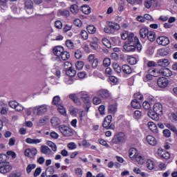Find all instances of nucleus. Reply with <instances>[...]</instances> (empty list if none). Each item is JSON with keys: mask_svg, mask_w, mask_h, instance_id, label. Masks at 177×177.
Here are the masks:
<instances>
[{"mask_svg": "<svg viewBox=\"0 0 177 177\" xmlns=\"http://www.w3.org/2000/svg\"><path fill=\"white\" fill-rule=\"evenodd\" d=\"M127 62L128 63H129V64L133 66L134 64H136V63H138V59H136V58L134 57L129 56L127 58Z\"/></svg>", "mask_w": 177, "mask_h": 177, "instance_id": "38", "label": "nucleus"}, {"mask_svg": "<svg viewBox=\"0 0 177 177\" xmlns=\"http://www.w3.org/2000/svg\"><path fill=\"white\" fill-rule=\"evenodd\" d=\"M53 104H54L55 106H57V107L59 106H60V104L59 103H60V97L59 95H56L53 97Z\"/></svg>", "mask_w": 177, "mask_h": 177, "instance_id": "42", "label": "nucleus"}, {"mask_svg": "<svg viewBox=\"0 0 177 177\" xmlns=\"http://www.w3.org/2000/svg\"><path fill=\"white\" fill-rule=\"evenodd\" d=\"M82 12L84 13V15H89V13H91V7L86 5L82 6Z\"/></svg>", "mask_w": 177, "mask_h": 177, "instance_id": "36", "label": "nucleus"}, {"mask_svg": "<svg viewBox=\"0 0 177 177\" xmlns=\"http://www.w3.org/2000/svg\"><path fill=\"white\" fill-rule=\"evenodd\" d=\"M25 9L28 13V15H32V1L31 0H26L25 1Z\"/></svg>", "mask_w": 177, "mask_h": 177, "instance_id": "16", "label": "nucleus"}, {"mask_svg": "<svg viewBox=\"0 0 177 177\" xmlns=\"http://www.w3.org/2000/svg\"><path fill=\"white\" fill-rule=\"evenodd\" d=\"M87 31L89 34H95L96 32V28L93 26H87Z\"/></svg>", "mask_w": 177, "mask_h": 177, "instance_id": "48", "label": "nucleus"}, {"mask_svg": "<svg viewBox=\"0 0 177 177\" xmlns=\"http://www.w3.org/2000/svg\"><path fill=\"white\" fill-rule=\"evenodd\" d=\"M68 97H69V99H71V100H73L75 103H76V104H81V101H80V99L78 98V97H77V94L75 93H72L70 94L69 95H68Z\"/></svg>", "mask_w": 177, "mask_h": 177, "instance_id": "26", "label": "nucleus"}, {"mask_svg": "<svg viewBox=\"0 0 177 177\" xmlns=\"http://www.w3.org/2000/svg\"><path fill=\"white\" fill-rule=\"evenodd\" d=\"M136 44L133 43H127L126 44L124 45L123 48L124 52L128 53V52H135L136 50Z\"/></svg>", "mask_w": 177, "mask_h": 177, "instance_id": "11", "label": "nucleus"}, {"mask_svg": "<svg viewBox=\"0 0 177 177\" xmlns=\"http://www.w3.org/2000/svg\"><path fill=\"white\" fill-rule=\"evenodd\" d=\"M41 153H42V154H50V153H52V150H50V149L49 147H48V146L46 145H42L41 147Z\"/></svg>", "mask_w": 177, "mask_h": 177, "instance_id": "27", "label": "nucleus"}, {"mask_svg": "<svg viewBox=\"0 0 177 177\" xmlns=\"http://www.w3.org/2000/svg\"><path fill=\"white\" fill-rule=\"evenodd\" d=\"M46 145H47V146H49V147H51L53 151H57V147L56 146L55 143H54L52 141H47Z\"/></svg>", "mask_w": 177, "mask_h": 177, "instance_id": "39", "label": "nucleus"}, {"mask_svg": "<svg viewBox=\"0 0 177 177\" xmlns=\"http://www.w3.org/2000/svg\"><path fill=\"white\" fill-rule=\"evenodd\" d=\"M48 105L45 104L34 106L32 107V114L38 116L44 115L48 113Z\"/></svg>", "mask_w": 177, "mask_h": 177, "instance_id": "3", "label": "nucleus"}, {"mask_svg": "<svg viewBox=\"0 0 177 177\" xmlns=\"http://www.w3.org/2000/svg\"><path fill=\"white\" fill-rule=\"evenodd\" d=\"M122 70L124 74H131L132 68L129 65H123L122 67Z\"/></svg>", "mask_w": 177, "mask_h": 177, "instance_id": "31", "label": "nucleus"}, {"mask_svg": "<svg viewBox=\"0 0 177 177\" xmlns=\"http://www.w3.org/2000/svg\"><path fill=\"white\" fill-rule=\"evenodd\" d=\"M131 106L133 109H140V102L138 100H133L131 101Z\"/></svg>", "mask_w": 177, "mask_h": 177, "instance_id": "41", "label": "nucleus"}, {"mask_svg": "<svg viewBox=\"0 0 177 177\" xmlns=\"http://www.w3.org/2000/svg\"><path fill=\"white\" fill-rule=\"evenodd\" d=\"M169 81L166 77H162L158 79V85L160 88H167Z\"/></svg>", "mask_w": 177, "mask_h": 177, "instance_id": "12", "label": "nucleus"}, {"mask_svg": "<svg viewBox=\"0 0 177 177\" xmlns=\"http://www.w3.org/2000/svg\"><path fill=\"white\" fill-rule=\"evenodd\" d=\"M80 95L82 99L86 102V103H88L89 102V97L88 96V94L85 93H80Z\"/></svg>", "mask_w": 177, "mask_h": 177, "instance_id": "52", "label": "nucleus"}, {"mask_svg": "<svg viewBox=\"0 0 177 177\" xmlns=\"http://www.w3.org/2000/svg\"><path fill=\"white\" fill-rule=\"evenodd\" d=\"M127 41H129L128 44H136L137 49L138 50H142V44L139 41L138 37H135L133 33H130L127 37Z\"/></svg>", "mask_w": 177, "mask_h": 177, "instance_id": "4", "label": "nucleus"}, {"mask_svg": "<svg viewBox=\"0 0 177 177\" xmlns=\"http://www.w3.org/2000/svg\"><path fill=\"white\" fill-rule=\"evenodd\" d=\"M64 52V48L60 46H55L53 48V53L57 57H60Z\"/></svg>", "mask_w": 177, "mask_h": 177, "instance_id": "17", "label": "nucleus"}, {"mask_svg": "<svg viewBox=\"0 0 177 177\" xmlns=\"http://www.w3.org/2000/svg\"><path fill=\"white\" fill-rule=\"evenodd\" d=\"M146 140L150 146H156L157 145V139L151 135H149L146 137Z\"/></svg>", "mask_w": 177, "mask_h": 177, "instance_id": "20", "label": "nucleus"}, {"mask_svg": "<svg viewBox=\"0 0 177 177\" xmlns=\"http://www.w3.org/2000/svg\"><path fill=\"white\" fill-rule=\"evenodd\" d=\"M37 148H28L24 151V156L29 158H34V157L37 156Z\"/></svg>", "mask_w": 177, "mask_h": 177, "instance_id": "10", "label": "nucleus"}, {"mask_svg": "<svg viewBox=\"0 0 177 177\" xmlns=\"http://www.w3.org/2000/svg\"><path fill=\"white\" fill-rule=\"evenodd\" d=\"M156 42L158 45L167 46V45H169V38L167 36H160L156 39Z\"/></svg>", "mask_w": 177, "mask_h": 177, "instance_id": "9", "label": "nucleus"}, {"mask_svg": "<svg viewBox=\"0 0 177 177\" xmlns=\"http://www.w3.org/2000/svg\"><path fill=\"white\" fill-rule=\"evenodd\" d=\"M153 111L151 110L148 111V117L154 121H158L160 118L158 115L162 114V104L160 102L156 103L153 106Z\"/></svg>", "mask_w": 177, "mask_h": 177, "instance_id": "1", "label": "nucleus"}, {"mask_svg": "<svg viewBox=\"0 0 177 177\" xmlns=\"http://www.w3.org/2000/svg\"><path fill=\"white\" fill-rule=\"evenodd\" d=\"M59 57H61L62 60H68V59H70V53L67 51H64Z\"/></svg>", "mask_w": 177, "mask_h": 177, "instance_id": "44", "label": "nucleus"}, {"mask_svg": "<svg viewBox=\"0 0 177 177\" xmlns=\"http://www.w3.org/2000/svg\"><path fill=\"white\" fill-rule=\"evenodd\" d=\"M59 132L62 133L64 136H73V129H71L70 127L64 125H61L59 127Z\"/></svg>", "mask_w": 177, "mask_h": 177, "instance_id": "6", "label": "nucleus"}, {"mask_svg": "<svg viewBox=\"0 0 177 177\" xmlns=\"http://www.w3.org/2000/svg\"><path fill=\"white\" fill-rule=\"evenodd\" d=\"M113 68L115 73H118V74H120L121 71H122V68L118 64V63H113Z\"/></svg>", "mask_w": 177, "mask_h": 177, "instance_id": "34", "label": "nucleus"}, {"mask_svg": "<svg viewBox=\"0 0 177 177\" xmlns=\"http://www.w3.org/2000/svg\"><path fill=\"white\" fill-rule=\"evenodd\" d=\"M90 46L93 50H97L99 49V39L97 37H93L90 42Z\"/></svg>", "mask_w": 177, "mask_h": 177, "instance_id": "18", "label": "nucleus"}, {"mask_svg": "<svg viewBox=\"0 0 177 177\" xmlns=\"http://www.w3.org/2000/svg\"><path fill=\"white\" fill-rule=\"evenodd\" d=\"M153 2H154V0H145V8H147V9H150V8H151V6L153 5Z\"/></svg>", "mask_w": 177, "mask_h": 177, "instance_id": "50", "label": "nucleus"}, {"mask_svg": "<svg viewBox=\"0 0 177 177\" xmlns=\"http://www.w3.org/2000/svg\"><path fill=\"white\" fill-rule=\"evenodd\" d=\"M142 106L145 110H150L151 109V104L149 101H145L142 103Z\"/></svg>", "mask_w": 177, "mask_h": 177, "instance_id": "51", "label": "nucleus"}, {"mask_svg": "<svg viewBox=\"0 0 177 177\" xmlns=\"http://www.w3.org/2000/svg\"><path fill=\"white\" fill-rule=\"evenodd\" d=\"M46 121H48V116H44L43 118L39 120L37 124L38 127H44V125H45L46 123Z\"/></svg>", "mask_w": 177, "mask_h": 177, "instance_id": "43", "label": "nucleus"}, {"mask_svg": "<svg viewBox=\"0 0 177 177\" xmlns=\"http://www.w3.org/2000/svg\"><path fill=\"white\" fill-rule=\"evenodd\" d=\"M35 167H37V165H35L34 164L28 165V167H26V172L28 174H30V172H31V171H32V169H35Z\"/></svg>", "mask_w": 177, "mask_h": 177, "instance_id": "54", "label": "nucleus"}, {"mask_svg": "<svg viewBox=\"0 0 177 177\" xmlns=\"http://www.w3.org/2000/svg\"><path fill=\"white\" fill-rule=\"evenodd\" d=\"M120 28L121 26L118 23L109 21L107 22V26L104 27V31L106 34H113Z\"/></svg>", "mask_w": 177, "mask_h": 177, "instance_id": "2", "label": "nucleus"}, {"mask_svg": "<svg viewBox=\"0 0 177 177\" xmlns=\"http://www.w3.org/2000/svg\"><path fill=\"white\" fill-rule=\"evenodd\" d=\"M67 147L69 150H75V149H77V144H75V142H69L67 145Z\"/></svg>", "mask_w": 177, "mask_h": 177, "instance_id": "53", "label": "nucleus"}, {"mask_svg": "<svg viewBox=\"0 0 177 177\" xmlns=\"http://www.w3.org/2000/svg\"><path fill=\"white\" fill-rule=\"evenodd\" d=\"M158 64L160 67H168L169 66V61L167 59H160L158 60Z\"/></svg>", "mask_w": 177, "mask_h": 177, "instance_id": "23", "label": "nucleus"}, {"mask_svg": "<svg viewBox=\"0 0 177 177\" xmlns=\"http://www.w3.org/2000/svg\"><path fill=\"white\" fill-rule=\"evenodd\" d=\"M93 103L94 104H100L102 103V100L98 97H94L93 99Z\"/></svg>", "mask_w": 177, "mask_h": 177, "instance_id": "58", "label": "nucleus"}, {"mask_svg": "<svg viewBox=\"0 0 177 177\" xmlns=\"http://www.w3.org/2000/svg\"><path fill=\"white\" fill-rule=\"evenodd\" d=\"M55 26L56 28H57L58 30H60L63 27V24L60 21H56L55 23Z\"/></svg>", "mask_w": 177, "mask_h": 177, "instance_id": "60", "label": "nucleus"}, {"mask_svg": "<svg viewBox=\"0 0 177 177\" xmlns=\"http://www.w3.org/2000/svg\"><path fill=\"white\" fill-rule=\"evenodd\" d=\"M134 160L139 164L140 165H143L145 162H146V160H145V157L142 156V155L139 154Z\"/></svg>", "mask_w": 177, "mask_h": 177, "instance_id": "30", "label": "nucleus"}, {"mask_svg": "<svg viewBox=\"0 0 177 177\" xmlns=\"http://www.w3.org/2000/svg\"><path fill=\"white\" fill-rule=\"evenodd\" d=\"M108 110L110 114H115V111H117V105L115 104L109 105Z\"/></svg>", "mask_w": 177, "mask_h": 177, "instance_id": "37", "label": "nucleus"}, {"mask_svg": "<svg viewBox=\"0 0 177 177\" xmlns=\"http://www.w3.org/2000/svg\"><path fill=\"white\" fill-rule=\"evenodd\" d=\"M70 10L73 15H78L80 12V8L77 6V4H73L71 6Z\"/></svg>", "mask_w": 177, "mask_h": 177, "instance_id": "29", "label": "nucleus"}, {"mask_svg": "<svg viewBox=\"0 0 177 177\" xmlns=\"http://www.w3.org/2000/svg\"><path fill=\"white\" fill-rule=\"evenodd\" d=\"M113 120V117L111 115H107L102 123L103 128H105V129H114L115 128V126L111 123V121Z\"/></svg>", "mask_w": 177, "mask_h": 177, "instance_id": "5", "label": "nucleus"}, {"mask_svg": "<svg viewBox=\"0 0 177 177\" xmlns=\"http://www.w3.org/2000/svg\"><path fill=\"white\" fill-rule=\"evenodd\" d=\"M9 176L10 177H21V173L15 171V172L11 173Z\"/></svg>", "mask_w": 177, "mask_h": 177, "instance_id": "64", "label": "nucleus"}, {"mask_svg": "<svg viewBox=\"0 0 177 177\" xmlns=\"http://www.w3.org/2000/svg\"><path fill=\"white\" fill-rule=\"evenodd\" d=\"M167 128L170 129V131H172L173 132H174V133H177V129L173 124H167Z\"/></svg>", "mask_w": 177, "mask_h": 177, "instance_id": "61", "label": "nucleus"}, {"mask_svg": "<svg viewBox=\"0 0 177 177\" xmlns=\"http://www.w3.org/2000/svg\"><path fill=\"white\" fill-rule=\"evenodd\" d=\"M142 117V111L137 110L134 112V118L139 120Z\"/></svg>", "mask_w": 177, "mask_h": 177, "instance_id": "57", "label": "nucleus"}, {"mask_svg": "<svg viewBox=\"0 0 177 177\" xmlns=\"http://www.w3.org/2000/svg\"><path fill=\"white\" fill-rule=\"evenodd\" d=\"M148 128L153 132L154 133H158V129L157 128V125L154 124L153 122H148Z\"/></svg>", "mask_w": 177, "mask_h": 177, "instance_id": "24", "label": "nucleus"}, {"mask_svg": "<svg viewBox=\"0 0 177 177\" xmlns=\"http://www.w3.org/2000/svg\"><path fill=\"white\" fill-rule=\"evenodd\" d=\"M147 167L148 169H154V162L151 160H148L147 162Z\"/></svg>", "mask_w": 177, "mask_h": 177, "instance_id": "47", "label": "nucleus"}, {"mask_svg": "<svg viewBox=\"0 0 177 177\" xmlns=\"http://www.w3.org/2000/svg\"><path fill=\"white\" fill-rule=\"evenodd\" d=\"M57 110L59 113H60V114H62V115H66L67 113L66 112V109H64V106L62 105H58Z\"/></svg>", "mask_w": 177, "mask_h": 177, "instance_id": "45", "label": "nucleus"}, {"mask_svg": "<svg viewBox=\"0 0 177 177\" xmlns=\"http://www.w3.org/2000/svg\"><path fill=\"white\" fill-rule=\"evenodd\" d=\"M149 74L146 75L144 77L145 82H147L148 81H151L153 80V77H158V75L156 73L155 69H151L149 71Z\"/></svg>", "mask_w": 177, "mask_h": 177, "instance_id": "13", "label": "nucleus"}, {"mask_svg": "<svg viewBox=\"0 0 177 177\" xmlns=\"http://www.w3.org/2000/svg\"><path fill=\"white\" fill-rule=\"evenodd\" d=\"M149 29L147 28H142L140 30V37L145 39V38H147V35H149Z\"/></svg>", "mask_w": 177, "mask_h": 177, "instance_id": "25", "label": "nucleus"}, {"mask_svg": "<svg viewBox=\"0 0 177 177\" xmlns=\"http://www.w3.org/2000/svg\"><path fill=\"white\" fill-rule=\"evenodd\" d=\"M102 44L103 45H104V46H106L109 49L111 48V43H110V40L107 38H105V37L102 38Z\"/></svg>", "mask_w": 177, "mask_h": 177, "instance_id": "40", "label": "nucleus"}, {"mask_svg": "<svg viewBox=\"0 0 177 177\" xmlns=\"http://www.w3.org/2000/svg\"><path fill=\"white\" fill-rule=\"evenodd\" d=\"M84 62L82 61H77L75 64V67L77 68V70H82V68H84Z\"/></svg>", "mask_w": 177, "mask_h": 177, "instance_id": "46", "label": "nucleus"}, {"mask_svg": "<svg viewBox=\"0 0 177 177\" xmlns=\"http://www.w3.org/2000/svg\"><path fill=\"white\" fill-rule=\"evenodd\" d=\"M68 111L71 115H75L77 114V109L74 106H71Z\"/></svg>", "mask_w": 177, "mask_h": 177, "instance_id": "62", "label": "nucleus"}, {"mask_svg": "<svg viewBox=\"0 0 177 177\" xmlns=\"http://www.w3.org/2000/svg\"><path fill=\"white\" fill-rule=\"evenodd\" d=\"M159 73L161 75H164L165 77H171L172 75V71L168 68L160 69Z\"/></svg>", "mask_w": 177, "mask_h": 177, "instance_id": "22", "label": "nucleus"}, {"mask_svg": "<svg viewBox=\"0 0 177 177\" xmlns=\"http://www.w3.org/2000/svg\"><path fill=\"white\" fill-rule=\"evenodd\" d=\"M75 57L76 59H81V57H82V52L80 50H76L75 53Z\"/></svg>", "mask_w": 177, "mask_h": 177, "instance_id": "59", "label": "nucleus"}, {"mask_svg": "<svg viewBox=\"0 0 177 177\" xmlns=\"http://www.w3.org/2000/svg\"><path fill=\"white\" fill-rule=\"evenodd\" d=\"M50 122L55 128H57L60 125V120L56 117L52 118Z\"/></svg>", "mask_w": 177, "mask_h": 177, "instance_id": "28", "label": "nucleus"}, {"mask_svg": "<svg viewBox=\"0 0 177 177\" xmlns=\"http://www.w3.org/2000/svg\"><path fill=\"white\" fill-rule=\"evenodd\" d=\"M66 74L68 77H75L77 74V71H75L73 68H71L66 71Z\"/></svg>", "mask_w": 177, "mask_h": 177, "instance_id": "33", "label": "nucleus"}, {"mask_svg": "<svg viewBox=\"0 0 177 177\" xmlns=\"http://www.w3.org/2000/svg\"><path fill=\"white\" fill-rule=\"evenodd\" d=\"M158 154L162 158H165V160H169V158H171V154L169 152L164 149H158Z\"/></svg>", "mask_w": 177, "mask_h": 177, "instance_id": "15", "label": "nucleus"}, {"mask_svg": "<svg viewBox=\"0 0 177 177\" xmlns=\"http://www.w3.org/2000/svg\"><path fill=\"white\" fill-rule=\"evenodd\" d=\"M147 38L150 42H153V41H156V33L153 31H149Z\"/></svg>", "mask_w": 177, "mask_h": 177, "instance_id": "32", "label": "nucleus"}, {"mask_svg": "<svg viewBox=\"0 0 177 177\" xmlns=\"http://www.w3.org/2000/svg\"><path fill=\"white\" fill-rule=\"evenodd\" d=\"M97 95L102 99H109V97H110V92H109L106 89H101L97 92Z\"/></svg>", "mask_w": 177, "mask_h": 177, "instance_id": "14", "label": "nucleus"}, {"mask_svg": "<svg viewBox=\"0 0 177 177\" xmlns=\"http://www.w3.org/2000/svg\"><path fill=\"white\" fill-rule=\"evenodd\" d=\"M55 169H53V167L50 166L46 169V176L47 177H50L53 174H54Z\"/></svg>", "mask_w": 177, "mask_h": 177, "instance_id": "35", "label": "nucleus"}, {"mask_svg": "<svg viewBox=\"0 0 177 177\" xmlns=\"http://www.w3.org/2000/svg\"><path fill=\"white\" fill-rule=\"evenodd\" d=\"M26 143H28V145H38L42 142V139H32L30 138H28L25 140Z\"/></svg>", "mask_w": 177, "mask_h": 177, "instance_id": "21", "label": "nucleus"}, {"mask_svg": "<svg viewBox=\"0 0 177 177\" xmlns=\"http://www.w3.org/2000/svg\"><path fill=\"white\" fill-rule=\"evenodd\" d=\"M59 13L61 16H65L66 17H68V16H70V11L67 10H60Z\"/></svg>", "mask_w": 177, "mask_h": 177, "instance_id": "49", "label": "nucleus"}, {"mask_svg": "<svg viewBox=\"0 0 177 177\" xmlns=\"http://www.w3.org/2000/svg\"><path fill=\"white\" fill-rule=\"evenodd\" d=\"M124 140H125V134L124 133H119L113 137L112 143L118 145V143H121V142H124Z\"/></svg>", "mask_w": 177, "mask_h": 177, "instance_id": "8", "label": "nucleus"}, {"mask_svg": "<svg viewBox=\"0 0 177 177\" xmlns=\"http://www.w3.org/2000/svg\"><path fill=\"white\" fill-rule=\"evenodd\" d=\"M75 175H77L78 177L82 176V169L81 168H76L75 169Z\"/></svg>", "mask_w": 177, "mask_h": 177, "instance_id": "63", "label": "nucleus"}, {"mask_svg": "<svg viewBox=\"0 0 177 177\" xmlns=\"http://www.w3.org/2000/svg\"><path fill=\"white\" fill-rule=\"evenodd\" d=\"M12 171V166L10 163L8 162H0V173L1 174H8Z\"/></svg>", "mask_w": 177, "mask_h": 177, "instance_id": "7", "label": "nucleus"}, {"mask_svg": "<svg viewBox=\"0 0 177 177\" xmlns=\"http://www.w3.org/2000/svg\"><path fill=\"white\" fill-rule=\"evenodd\" d=\"M66 45L68 49H74V43L71 40H66Z\"/></svg>", "mask_w": 177, "mask_h": 177, "instance_id": "56", "label": "nucleus"}, {"mask_svg": "<svg viewBox=\"0 0 177 177\" xmlns=\"http://www.w3.org/2000/svg\"><path fill=\"white\" fill-rule=\"evenodd\" d=\"M129 156L131 160H135L139 156V151L135 148H131L129 151Z\"/></svg>", "mask_w": 177, "mask_h": 177, "instance_id": "19", "label": "nucleus"}, {"mask_svg": "<svg viewBox=\"0 0 177 177\" xmlns=\"http://www.w3.org/2000/svg\"><path fill=\"white\" fill-rule=\"evenodd\" d=\"M110 64H111V60L109 58H105L103 60V66L104 67H109V66H110Z\"/></svg>", "mask_w": 177, "mask_h": 177, "instance_id": "55", "label": "nucleus"}]
</instances>
